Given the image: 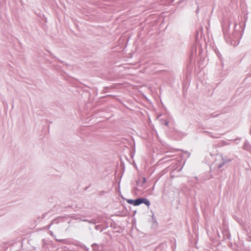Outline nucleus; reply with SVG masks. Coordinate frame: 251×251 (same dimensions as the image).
I'll return each mask as SVG.
<instances>
[{
	"instance_id": "f3484780",
	"label": "nucleus",
	"mask_w": 251,
	"mask_h": 251,
	"mask_svg": "<svg viewBox=\"0 0 251 251\" xmlns=\"http://www.w3.org/2000/svg\"><path fill=\"white\" fill-rule=\"evenodd\" d=\"M51 224H52V223L50 224V225H49V226H50V225H51Z\"/></svg>"
},
{
	"instance_id": "1a4fd4ad",
	"label": "nucleus",
	"mask_w": 251,
	"mask_h": 251,
	"mask_svg": "<svg viewBox=\"0 0 251 251\" xmlns=\"http://www.w3.org/2000/svg\"><path fill=\"white\" fill-rule=\"evenodd\" d=\"M218 115H219V114H215V113H212L210 115V118H216Z\"/></svg>"
},
{
	"instance_id": "9b49d317",
	"label": "nucleus",
	"mask_w": 251,
	"mask_h": 251,
	"mask_svg": "<svg viewBox=\"0 0 251 251\" xmlns=\"http://www.w3.org/2000/svg\"><path fill=\"white\" fill-rule=\"evenodd\" d=\"M92 221H89V222L90 223H93V224H96L97 223V222L96 221V220H93Z\"/></svg>"
},
{
	"instance_id": "f8f14e48",
	"label": "nucleus",
	"mask_w": 251,
	"mask_h": 251,
	"mask_svg": "<svg viewBox=\"0 0 251 251\" xmlns=\"http://www.w3.org/2000/svg\"><path fill=\"white\" fill-rule=\"evenodd\" d=\"M165 125L166 126H168V125H169V123H168V122L166 121V122H165Z\"/></svg>"
},
{
	"instance_id": "4468645a",
	"label": "nucleus",
	"mask_w": 251,
	"mask_h": 251,
	"mask_svg": "<svg viewBox=\"0 0 251 251\" xmlns=\"http://www.w3.org/2000/svg\"><path fill=\"white\" fill-rule=\"evenodd\" d=\"M145 181H146V179H145V178H143V182H145Z\"/></svg>"
},
{
	"instance_id": "a211bd4d",
	"label": "nucleus",
	"mask_w": 251,
	"mask_h": 251,
	"mask_svg": "<svg viewBox=\"0 0 251 251\" xmlns=\"http://www.w3.org/2000/svg\"><path fill=\"white\" fill-rule=\"evenodd\" d=\"M51 224H52V223L50 224V225H49V226H50V225H51Z\"/></svg>"
},
{
	"instance_id": "f257e3e1",
	"label": "nucleus",
	"mask_w": 251,
	"mask_h": 251,
	"mask_svg": "<svg viewBox=\"0 0 251 251\" xmlns=\"http://www.w3.org/2000/svg\"><path fill=\"white\" fill-rule=\"evenodd\" d=\"M233 20L230 19L227 25H223V29L224 37L226 42L232 46H236L239 44V39L241 37V32L239 30L236 29L237 24L234 23V29L232 34L229 33L228 27L233 23Z\"/></svg>"
},
{
	"instance_id": "0eeeda50",
	"label": "nucleus",
	"mask_w": 251,
	"mask_h": 251,
	"mask_svg": "<svg viewBox=\"0 0 251 251\" xmlns=\"http://www.w3.org/2000/svg\"><path fill=\"white\" fill-rule=\"evenodd\" d=\"M127 202L130 204H132L134 206H137V199L136 200H127Z\"/></svg>"
},
{
	"instance_id": "dca6fc26",
	"label": "nucleus",
	"mask_w": 251,
	"mask_h": 251,
	"mask_svg": "<svg viewBox=\"0 0 251 251\" xmlns=\"http://www.w3.org/2000/svg\"><path fill=\"white\" fill-rule=\"evenodd\" d=\"M195 178L196 179H198V177H195Z\"/></svg>"
},
{
	"instance_id": "6e6552de",
	"label": "nucleus",
	"mask_w": 251,
	"mask_h": 251,
	"mask_svg": "<svg viewBox=\"0 0 251 251\" xmlns=\"http://www.w3.org/2000/svg\"><path fill=\"white\" fill-rule=\"evenodd\" d=\"M210 136L214 138H218L220 137V134H215V135H210Z\"/></svg>"
},
{
	"instance_id": "39448f33",
	"label": "nucleus",
	"mask_w": 251,
	"mask_h": 251,
	"mask_svg": "<svg viewBox=\"0 0 251 251\" xmlns=\"http://www.w3.org/2000/svg\"><path fill=\"white\" fill-rule=\"evenodd\" d=\"M251 147L249 142L247 141H246L244 144L243 149L246 151H250L251 150Z\"/></svg>"
},
{
	"instance_id": "2eb2a0df",
	"label": "nucleus",
	"mask_w": 251,
	"mask_h": 251,
	"mask_svg": "<svg viewBox=\"0 0 251 251\" xmlns=\"http://www.w3.org/2000/svg\"><path fill=\"white\" fill-rule=\"evenodd\" d=\"M52 224H54V220L52 222Z\"/></svg>"
},
{
	"instance_id": "7ed1b4c3",
	"label": "nucleus",
	"mask_w": 251,
	"mask_h": 251,
	"mask_svg": "<svg viewBox=\"0 0 251 251\" xmlns=\"http://www.w3.org/2000/svg\"><path fill=\"white\" fill-rule=\"evenodd\" d=\"M222 159V162L221 163H220L219 164H217V168L218 169H220L221 168H222L226 163V162H229L230 161V159H227L226 157L224 158V157H222L221 158Z\"/></svg>"
},
{
	"instance_id": "6ab92c4d",
	"label": "nucleus",
	"mask_w": 251,
	"mask_h": 251,
	"mask_svg": "<svg viewBox=\"0 0 251 251\" xmlns=\"http://www.w3.org/2000/svg\"><path fill=\"white\" fill-rule=\"evenodd\" d=\"M250 133L251 134V130H250Z\"/></svg>"
},
{
	"instance_id": "f03ea898",
	"label": "nucleus",
	"mask_w": 251,
	"mask_h": 251,
	"mask_svg": "<svg viewBox=\"0 0 251 251\" xmlns=\"http://www.w3.org/2000/svg\"><path fill=\"white\" fill-rule=\"evenodd\" d=\"M137 205H139L142 203H144L147 206H149L150 205V201L146 198H138L137 199Z\"/></svg>"
},
{
	"instance_id": "ddd939ff",
	"label": "nucleus",
	"mask_w": 251,
	"mask_h": 251,
	"mask_svg": "<svg viewBox=\"0 0 251 251\" xmlns=\"http://www.w3.org/2000/svg\"><path fill=\"white\" fill-rule=\"evenodd\" d=\"M50 235H51V236H54V235H53V232H52V231H50Z\"/></svg>"
},
{
	"instance_id": "20e7f679",
	"label": "nucleus",
	"mask_w": 251,
	"mask_h": 251,
	"mask_svg": "<svg viewBox=\"0 0 251 251\" xmlns=\"http://www.w3.org/2000/svg\"><path fill=\"white\" fill-rule=\"evenodd\" d=\"M176 150H170L169 149L168 151H165L164 152L165 153H169V154L166 155L163 159H165V158H167L168 157H171L173 156L174 155L171 154H170V153L176 152Z\"/></svg>"
},
{
	"instance_id": "423d86ee",
	"label": "nucleus",
	"mask_w": 251,
	"mask_h": 251,
	"mask_svg": "<svg viewBox=\"0 0 251 251\" xmlns=\"http://www.w3.org/2000/svg\"><path fill=\"white\" fill-rule=\"evenodd\" d=\"M93 251H99L100 246L98 244L94 243L91 245Z\"/></svg>"
},
{
	"instance_id": "9d476101",
	"label": "nucleus",
	"mask_w": 251,
	"mask_h": 251,
	"mask_svg": "<svg viewBox=\"0 0 251 251\" xmlns=\"http://www.w3.org/2000/svg\"><path fill=\"white\" fill-rule=\"evenodd\" d=\"M55 240L56 241H58V242H63L64 243L67 244L66 241H65V240H64V239H55Z\"/></svg>"
}]
</instances>
